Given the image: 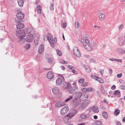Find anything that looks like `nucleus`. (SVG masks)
Wrapping results in <instances>:
<instances>
[{"label": "nucleus", "instance_id": "obj_29", "mask_svg": "<svg viewBox=\"0 0 125 125\" xmlns=\"http://www.w3.org/2000/svg\"><path fill=\"white\" fill-rule=\"evenodd\" d=\"M31 47V44L29 43L26 44L24 46V48L26 50H28Z\"/></svg>", "mask_w": 125, "mask_h": 125}, {"label": "nucleus", "instance_id": "obj_42", "mask_svg": "<svg viewBox=\"0 0 125 125\" xmlns=\"http://www.w3.org/2000/svg\"><path fill=\"white\" fill-rule=\"evenodd\" d=\"M84 81V79L83 78L80 79L78 80V82H79L81 83H83Z\"/></svg>", "mask_w": 125, "mask_h": 125}, {"label": "nucleus", "instance_id": "obj_26", "mask_svg": "<svg viewBox=\"0 0 125 125\" xmlns=\"http://www.w3.org/2000/svg\"><path fill=\"white\" fill-rule=\"evenodd\" d=\"M18 17L16 18L15 19V22L16 23H20L22 21V20Z\"/></svg>", "mask_w": 125, "mask_h": 125}, {"label": "nucleus", "instance_id": "obj_23", "mask_svg": "<svg viewBox=\"0 0 125 125\" xmlns=\"http://www.w3.org/2000/svg\"><path fill=\"white\" fill-rule=\"evenodd\" d=\"M105 17V15H104L102 13H100L99 14V18L102 21H103L104 20V18Z\"/></svg>", "mask_w": 125, "mask_h": 125}, {"label": "nucleus", "instance_id": "obj_2", "mask_svg": "<svg viewBox=\"0 0 125 125\" xmlns=\"http://www.w3.org/2000/svg\"><path fill=\"white\" fill-rule=\"evenodd\" d=\"M16 34L19 39V42L21 43H22L26 41L27 42V38L26 39L24 38L25 36V33L23 30H21L16 31Z\"/></svg>", "mask_w": 125, "mask_h": 125}, {"label": "nucleus", "instance_id": "obj_62", "mask_svg": "<svg viewBox=\"0 0 125 125\" xmlns=\"http://www.w3.org/2000/svg\"><path fill=\"white\" fill-rule=\"evenodd\" d=\"M103 71H104V70H100V72L101 74H103Z\"/></svg>", "mask_w": 125, "mask_h": 125}, {"label": "nucleus", "instance_id": "obj_28", "mask_svg": "<svg viewBox=\"0 0 125 125\" xmlns=\"http://www.w3.org/2000/svg\"><path fill=\"white\" fill-rule=\"evenodd\" d=\"M75 94L79 98L81 97L83 95V94L82 92H75Z\"/></svg>", "mask_w": 125, "mask_h": 125}, {"label": "nucleus", "instance_id": "obj_32", "mask_svg": "<svg viewBox=\"0 0 125 125\" xmlns=\"http://www.w3.org/2000/svg\"><path fill=\"white\" fill-rule=\"evenodd\" d=\"M114 95H119V97H120V92L118 90H116L115 92L114 93Z\"/></svg>", "mask_w": 125, "mask_h": 125}, {"label": "nucleus", "instance_id": "obj_22", "mask_svg": "<svg viewBox=\"0 0 125 125\" xmlns=\"http://www.w3.org/2000/svg\"><path fill=\"white\" fill-rule=\"evenodd\" d=\"M41 40L40 37H38L37 39H35L34 41V42L36 44H38L40 42Z\"/></svg>", "mask_w": 125, "mask_h": 125}, {"label": "nucleus", "instance_id": "obj_58", "mask_svg": "<svg viewBox=\"0 0 125 125\" xmlns=\"http://www.w3.org/2000/svg\"><path fill=\"white\" fill-rule=\"evenodd\" d=\"M72 72L73 73H75V74H77V72L74 70H73L72 71Z\"/></svg>", "mask_w": 125, "mask_h": 125}, {"label": "nucleus", "instance_id": "obj_14", "mask_svg": "<svg viewBox=\"0 0 125 125\" xmlns=\"http://www.w3.org/2000/svg\"><path fill=\"white\" fill-rule=\"evenodd\" d=\"M71 84L70 83H65L64 84L63 88L65 89H68L71 87Z\"/></svg>", "mask_w": 125, "mask_h": 125}, {"label": "nucleus", "instance_id": "obj_35", "mask_svg": "<svg viewBox=\"0 0 125 125\" xmlns=\"http://www.w3.org/2000/svg\"><path fill=\"white\" fill-rule=\"evenodd\" d=\"M61 26L62 27L64 28H65L66 27V24L65 22L63 23L62 22L61 24Z\"/></svg>", "mask_w": 125, "mask_h": 125}, {"label": "nucleus", "instance_id": "obj_1", "mask_svg": "<svg viewBox=\"0 0 125 125\" xmlns=\"http://www.w3.org/2000/svg\"><path fill=\"white\" fill-rule=\"evenodd\" d=\"M26 32L28 34L27 37V42H31L33 41L35 32L33 30L32 27H30L27 29Z\"/></svg>", "mask_w": 125, "mask_h": 125}, {"label": "nucleus", "instance_id": "obj_6", "mask_svg": "<svg viewBox=\"0 0 125 125\" xmlns=\"http://www.w3.org/2000/svg\"><path fill=\"white\" fill-rule=\"evenodd\" d=\"M60 77L61 78H58L56 81V83L57 85L59 86L61 84L62 82V79H64L63 77L61 75Z\"/></svg>", "mask_w": 125, "mask_h": 125}, {"label": "nucleus", "instance_id": "obj_49", "mask_svg": "<svg viewBox=\"0 0 125 125\" xmlns=\"http://www.w3.org/2000/svg\"><path fill=\"white\" fill-rule=\"evenodd\" d=\"M90 62L91 63H95V61L93 59H91L90 60Z\"/></svg>", "mask_w": 125, "mask_h": 125}, {"label": "nucleus", "instance_id": "obj_48", "mask_svg": "<svg viewBox=\"0 0 125 125\" xmlns=\"http://www.w3.org/2000/svg\"><path fill=\"white\" fill-rule=\"evenodd\" d=\"M50 9L51 10H53L54 9L53 5V4H51L50 7Z\"/></svg>", "mask_w": 125, "mask_h": 125}, {"label": "nucleus", "instance_id": "obj_19", "mask_svg": "<svg viewBox=\"0 0 125 125\" xmlns=\"http://www.w3.org/2000/svg\"><path fill=\"white\" fill-rule=\"evenodd\" d=\"M24 26V25L22 23L16 25L17 28L19 29L23 28Z\"/></svg>", "mask_w": 125, "mask_h": 125}, {"label": "nucleus", "instance_id": "obj_37", "mask_svg": "<svg viewBox=\"0 0 125 125\" xmlns=\"http://www.w3.org/2000/svg\"><path fill=\"white\" fill-rule=\"evenodd\" d=\"M87 92H92L94 91V89L91 88H87Z\"/></svg>", "mask_w": 125, "mask_h": 125}, {"label": "nucleus", "instance_id": "obj_60", "mask_svg": "<svg viewBox=\"0 0 125 125\" xmlns=\"http://www.w3.org/2000/svg\"><path fill=\"white\" fill-rule=\"evenodd\" d=\"M60 67L61 68H62V69L63 70H64L65 69V67L63 66H61Z\"/></svg>", "mask_w": 125, "mask_h": 125}, {"label": "nucleus", "instance_id": "obj_5", "mask_svg": "<svg viewBox=\"0 0 125 125\" xmlns=\"http://www.w3.org/2000/svg\"><path fill=\"white\" fill-rule=\"evenodd\" d=\"M119 43L121 46H123L125 45V35L124 37H120L119 39Z\"/></svg>", "mask_w": 125, "mask_h": 125}, {"label": "nucleus", "instance_id": "obj_34", "mask_svg": "<svg viewBox=\"0 0 125 125\" xmlns=\"http://www.w3.org/2000/svg\"><path fill=\"white\" fill-rule=\"evenodd\" d=\"M78 49L76 47H74L73 49V51L74 53L75 54L76 52L79 51Z\"/></svg>", "mask_w": 125, "mask_h": 125}, {"label": "nucleus", "instance_id": "obj_41", "mask_svg": "<svg viewBox=\"0 0 125 125\" xmlns=\"http://www.w3.org/2000/svg\"><path fill=\"white\" fill-rule=\"evenodd\" d=\"M119 51V52L122 53H125V50L123 49H120Z\"/></svg>", "mask_w": 125, "mask_h": 125}, {"label": "nucleus", "instance_id": "obj_40", "mask_svg": "<svg viewBox=\"0 0 125 125\" xmlns=\"http://www.w3.org/2000/svg\"><path fill=\"white\" fill-rule=\"evenodd\" d=\"M60 62L62 64H67V62L63 60H61L60 61Z\"/></svg>", "mask_w": 125, "mask_h": 125}, {"label": "nucleus", "instance_id": "obj_13", "mask_svg": "<svg viewBox=\"0 0 125 125\" xmlns=\"http://www.w3.org/2000/svg\"><path fill=\"white\" fill-rule=\"evenodd\" d=\"M87 102H83L81 103L80 105H81V107L82 109H84L87 106Z\"/></svg>", "mask_w": 125, "mask_h": 125}, {"label": "nucleus", "instance_id": "obj_20", "mask_svg": "<svg viewBox=\"0 0 125 125\" xmlns=\"http://www.w3.org/2000/svg\"><path fill=\"white\" fill-rule=\"evenodd\" d=\"M37 10L39 14H41L42 12V7L40 5H38L36 7Z\"/></svg>", "mask_w": 125, "mask_h": 125}, {"label": "nucleus", "instance_id": "obj_12", "mask_svg": "<svg viewBox=\"0 0 125 125\" xmlns=\"http://www.w3.org/2000/svg\"><path fill=\"white\" fill-rule=\"evenodd\" d=\"M16 16L17 17L21 19L22 20L24 18V15L22 12H19L17 14Z\"/></svg>", "mask_w": 125, "mask_h": 125}, {"label": "nucleus", "instance_id": "obj_36", "mask_svg": "<svg viewBox=\"0 0 125 125\" xmlns=\"http://www.w3.org/2000/svg\"><path fill=\"white\" fill-rule=\"evenodd\" d=\"M56 52L57 54L60 56H61L62 55V53L61 51L59 50H57Z\"/></svg>", "mask_w": 125, "mask_h": 125}, {"label": "nucleus", "instance_id": "obj_15", "mask_svg": "<svg viewBox=\"0 0 125 125\" xmlns=\"http://www.w3.org/2000/svg\"><path fill=\"white\" fill-rule=\"evenodd\" d=\"M52 91L54 94H57L59 92V88L57 87H55L52 89Z\"/></svg>", "mask_w": 125, "mask_h": 125}, {"label": "nucleus", "instance_id": "obj_57", "mask_svg": "<svg viewBox=\"0 0 125 125\" xmlns=\"http://www.w3.org/2000/svg\"><path fill=\"white\" fill-rule=\"evenodd\" d=\"M109 71L110 74H111L112 73V70L111 69H110L109 70Z\"/></svg>", "mask_w": 125, "mask_h": 125}, {"label": "nucleus", "instance_id": "obj_25", "mask_svg": "<svg viewBox=\"0 0 125 125\" xmlns=\"http://www.w3.org/2000/svg\"><path fill=\"white\" fill-rule=\"evenodd\" d=\"M68 91L69 92L72 94H74L76 92L75 91L73 90V89L72 87H70L69 88Z\"/></svg>", "mask_w": 125, "mask_h": 125}, {"label": "nucleus", "instance_id": "obj_4", "mask_svg": "<svg viewBox=\"0 0 125 125\" xmlns=\"http://www.w3.org/2000/svg\"><path fill=\"white\" fill-rule=\"evenodd\" d=\"M47 37V39L49 41L52 47L54 48L55 46L54 44L57 42V39L55 38L53 39L52 34H49L47 36H46V38Z\"/></svg>", "mask_w": 125, "mask_h": 125}, {"label": "nucleus", "instance_id": "obj_53", "mask_svg": "<svg viewBox=\"0 0 125 125\" xmlns=\"http://www.w3.org/2000/svg\"><path fill=\"white\" fill-rule=\"evenodd\" d=\"M68 67L69 69H72L73 68L74 69V67H73V66H71V65H69V66H68Z\"/></svg>", "mask_w": 125, "mask_h": 125}, {"label": "nucleus", "instance_id": "obj_11", "mask_svg": "<svg viewBox=\"0 0 125 125\" xmlns=\"http://www.w3.org/2000/svg\"><path fill=\"white\" fill-rule=\"evenodd\" d=\"M74 114L73 113H70L68 114L66 116L64 117V119L69 120L74 115Z\"/></svg>", "mask_w": 125, "mask_h": 125}, {"label": "nucleus", "instance_id": "obj_59", "mask_svg": "<svg viewBox=\"0 0 125 125\" xmlns=\"http://www.w3.org/2000/svg\"><path fill=\"white\" fill-rule=\"evenodd\" d=\"M116 123L117 125H121V123L119 121H117Z\"/></svg>", "mask_w": 125, "mask_h": 125}, {"label": "nucleus", "instance_id": "obj_46", "mask_svg": "<svg viewBox=\"0 0 125 125\" xmlns=\"http://www.w3.org/2000/svg\"><path fill=\"white\" fill-rule=\"evenodd\" d=\"M91 76L92 78H93L94 79H95L96 80L98 77L94 75H92Z\"/></svg>", "mask_w": 125, "mask_h": 125}, {"label": "nucleus", "instance_id": "obj_31", "mask_svg": "<svg viewBox=\"0 0 125 125\" xmlns=\"http://www.w3.org/2000/svg\"><path fill=\"white\" fill-rule=\"evenodd\" d=\"M77 57H80L81 56V53L79 50L74 54Z\"/></svg>", "mask_w": 125, "mask_h": 125}, {"label": "nucleus", "instance_id": "obj_50", "mask_svg": "<svg viewBox=\"0 0 125 125\" xmlns=\"http://www.w3.org/2000/svg\"><path fill=\"white\" fill-rule=\"evenodd\" d=\"M123 24H121L119 27V30H120L122 28H123Z\"/></svg>", "mask_w": 125, "mask_h": 125}, {"label": "nucleus", "instance_id": "obj_39", "mask_svg": "<svg viewBox=\"0 0 125 125\" xmlns=\"http://www.w3.org/2000/svg\"><path fill=\"white\" fill-rule=\"evenodd\" d=\"M75 27L77 28L79 27V24L78 22L77 21L75 22Z\"/></svg>", "mask_w": 125, "mask_h": 125}, {"label": "nucleus", "instance_id": "obj_30", "mask_svg": "<svg viewBox=\"0 0 125 125\" xmlns=\"http://www.w3.org/2000/svg\"><path fill=\"white\" fill-rule=\"evenodd\" d=\"M73 98V97L72 96H70V95L65 100V102H67L70 101L71 99H72Z\"/></svg>", "mask_w": 125, "mask_h": 125}, {"label": "nucleus", "instance_id": "obj_54", "mask_svg": "<svg viewBox=\"0 0 125 125\" xmlns=\"http://www.w3.org/2000/svg\"><path fill=\"white\" fill-rule=\"evenodd\" d=\"M83 95L86 98V99L89 97V96L88 95L86 94H83Z\"/></svg>", "mask_w": 125, "mask_h": 125}, {"label": "nucleus", "instance_id": "obj_63", "mask_svg": "<svg viewBox=\"0 0 125 125\" xmlns=\"http://www.w3.org/2000/svg\"><path fill=\"white\" fill-rule=\"evenodd\" d=\"M94 118L95 119H97L98 118V117L97 115H95L94 116Z\"/></svg>", "mask_w": 125, "mask_h": 125}, {"label": "nucleus", "instance_id": "obj_52", "mask_svg": "<svg viewBox=\"0 0 125 125\" xmlns=\"http://www.w3.org/2000/svg\"><path fill=\"white\" fill-rule=\"evenodd\" d=\"M120 88L122 89H125V85H121L120 86Z\"/></svg>", "mask_w": 125, "mask_h": 125}, {"label": "nucleus", "instance_id": "obj_38", "mask_svg": "<svg viewBox=\"0 0 125 125\" xmlns=\"http://www.w3.org/2000/svg\"><path fill=\"white\" fill-rule=\"evenodd\" d=\"M115 114L117 115H118L119 113L120 110L118 109H115Z\"/></svg>", "mask_w": 125, "mask_h": 125}, {"label": "nucleus", "instance_id": "obj_61", "mask_svg": "<svg viewBox=\"0 0 125 125\" xmlns=\"http://www.w3.org/2000/svg\"><path fill=\"white\" fill-rule=\"evenodd\" d=\"M88 84L87 83H84L83 84V86H85L87 85Z\"/></svg>", "mask_w": 125, "mask_h": 125}, {"label": "nucleus", "instance_id": "obj_10", "mask_svg": "<svg viewBox=\"0 0 125 125\" xmlns=\"http://www.w3.org/2000/svg\"><path fill=\"white\" fill-rule=\"evenodd\" d=\"M44 46L43 45H41L39 48L38 51L39 53H42L44 52Z\"/></svg>", "mask_w": 125, "mask_h": 125}, {"label": "nucleus", "instance_id": "obj_18", "mask_svg": "<svg viewBox=\"0 0 125 125\" xmlns=\"http://www.w3.org/2000/svg\"><path fill=\"white\" fill-rule=\"evenodd\" d=\"M93 111L95 113H97L99 111V109L98 107L97 106H95L93 107Z\"/></svg>", "mask_w": 125, "mask_h": 125}, {"label": "nucleus", "instance_id": "obj_27", "mask_svg": "<svg viewBox=\"0 0 125 125\" xmlns=\"http://www.w3.org/2000/svg\"><path fill=\"white\" fill-rule=\"evenodd\" d=\"M102 115L104 118L105 119H107L108 117V114L106 112H103L102 113Z\"/></svg>", "mask_w": 125, "mask_h": 125}, {"label": "nucleus", "instance_id": "obj_3", "mask_svg": "<svg viewBox=\"0 0 125 125\" xmlns=\"http://www.w3.org/2000/svg\"><path fill=\"white\" fill-rule=\"evenodd\" d=\"M85 35L84 36H85V38H81V41L83 43L84 47L88 51H91L92 50V48L90 45V42L87 38H86Z\"/></svg>", "mask_w": 125, "mask_h": 125}, {"label": "nucleus", "instance_id": "obj_45", "mask_svg": "<svg viewBox=\"0 0 125 125\" xmlns=\"http://www.w3.org/2000/svg\"><path fill=\"white\" fill-rule=\"evenodd\" d=\"M48 61L50 63H52L53 62V59L51 58H49L48 59Z\"/></svg>", "mask_w": 125, "mask_h": 125}, {"label": "nucleus", "instance_id": "obj_21", "mask_svg": "<svg viewBox=\"0 0 125 125\" xmlns=\"http://www.w3.org/2000/svg\"><path fill=\"white\" fill-rule=\"evenodd\" d=\"M24 0H18V2L19 6L22 7L23 6Z\"/></svg>", "mask_w": 125, "mask_h": 125}, {"label": "nucleus", "instance_id": "obj_33", "mask_svg": "<svg viewBox=\"0 0 125 125\" xmlns=\"http://www.w3.org/2000/svg\"><path fill=\"white\" fill-rule=\"evenodd\" d=\"M96 80L97 81L100 83H104V81L103 79L98 77L97 79Z\"/></svg>", "mask_w": 125, "mask_h": 125}, {"label": "nucleus", "instance_id": "obj_24", "mask_svg": "<svg viewBox=\"0 0 125 125\" xmlns=\"http://www.w3.org/2000/svg\"><path fill=\"white\" fill-rule=\"evenodd\" d=\"M84 66L87 72L90 73L91 72V70L89 67L86 65H85Z\"/></svg>", "mask_w": 125, "mask_h": 125}, {"label": "nucleus", "instance_id": "obj_55", "mask_svg": "<svg viewBox=\"0 0 125 125\" xmlns=\"http://www.w3.org/2000/svg\"><path fill=\"white\" fill-rule=\"evenodd\" d=\"M116 88V86L115 85H113L111 87V89L112 90H114Z\"/></svg>", "mask_w": 125, "mask_h": 125}, {"label": "nucleus", "instance_id": "obj_17", "mask_svg": "<svg viewBox=\"0 0 125 125\" xmlns=\"http://www.w3.org/2000/svg\"><path fill=\"white\" fill-rule=\"evenodd\" d=\"M102 123L101 121H96L93 122L92 123V125H102Z\"/></svg>", "mask_w": 125, "mask_h": 125}, {"label": "nucleus", "instance_id": "obj_56", "mask_svg": "<svg viewBox=\"0 0 125 125\" xmlns=\"http://www.w3.org/2000/svg\"><path fill=\"white\" fill-rule=\"evenodd\" d=\"M122 75V73H120L119 74H118L117 75V77H118L120 78L121 77Z\"/></svg>", "mask_w": 125, "mask_h": 125}, {"label": "nucleus", "instance_id": "obj_47", "mask_svg": "<svg viewBox=\"0 0 125 125\" xmlns=\"http://www.w3.org/2000/svg\"><path fill=\"white\" fill-rule=\"evenodd\" d=\"M72 87L73 89V90H74V91L76 90L78 88L77 85H76L75 86H73Z\"/></svg>", "mask_w": 125, "mask_h": 125}, {"label": "nucleus", "instance_id": "obj_16", "mask_svg": "<svg viewBox=\"0 0 125 125\" xmlns=\"http://www.w3.org/2000/svg\"><path fill=\"white\" fill-rule=\"evenodd\" d=\"M80 117L83 119H85L87 118L89 116L88 115L86 114H82L80 115Z\"/></svg>", "mask_w": 125, "mask_h": 125}, {"label": "nucleus", "instance_id": "obj_8", "mask_svg": "<svg viewBox=\"0 0 125 125\" xmlns=\"http://www.w3.org/2000/svg\"><path fill=\"white\" fill-rule=\"evenodd\" d=\"M65 104L66 103L65 102L59 101L56 103L55 105L56 107H58L64 106L65 105Z\"/></svg>", "mask_w": 125, "mask_h": 125}, {"label": "nucleus", "instance_id": "obj_9", "mask_svg": "<svg viewBox=\"0 0 125 125\" xmlns=\"http://www.w3.org/2000/svg\"><path fill=\"white\" fill-rule=\"evenodd\" d=\"M54 73L51 71L48 72L47 73V77L49 79H51L54 77Z\"/></svg>", "mask_w": 125, "mask_h": 125}, {"label": "nucleus", "instance_id": "obj_7", "mask_svg": "<svg viewBox=\"0 0 125 125\" xmlns=\"http://www.w3.org/2000/svg\"><path fill=\"white\" fill-rule=\"evenodd\" d=\"M69 108L68 107H64L61 111V114L62 115H65L69 110Z\"/></svg>", "mask_w": 125, "mask_h": 125}, {"label": "nucleus", "instance_id": "obj_51", "mask_svg": "<svg viewBox=\"0 0 125 125\" xmlns=\"http://www.w3.org/2000/svg\"><path fill=\"white\" fill-rule=\"evenodd\" d=\"M114 60L115 61H116L120 62H122V60L120 59H114Z\"/></svg>", "mask_w": 125, "mask_h": 125}, {"label": "nucleus", "instance_id": "obj_44", "mask_svg": "<svg viewBox=\"0 0 125 125\" xmlns=\"http://www.w3.org/2000/svg\"><path fill=\"white\" fill-rule=\"evenodd\" d=\"M84 57L87 59H89L90 58V55L87 54H85L84 55Z\"/></svg>", "mask_w": 125, "mask_h": 125}, {"label": "nucleus", "instance_id": "obj_64", "mask_svg": "<svg viewBox=\"0 0 125 125\" xmlns=\"http://www.w3.org/2000/svg\"><path fill=\"white\" fill-rule=\"evenodd\" d=\"M85 123H84L78 124L77 125H84Z\"/></svg>", "mask_w": 125, "mask_h": 125}, {"label": "nucleus", "instance_id": "obj_43", "mask_svg": "<svg viewBox=\"0 0 125 125\" xmlns=\"http://www.w3.org/2000/svg\"><path fill=\"white\" fill-rule=\"evenodd\" d=\"M87 88H82L81 89V90L83 92H85V93L87 92Z\"/></svg>", "mask_w": 125, "mask_h": 125}]
</instances>
